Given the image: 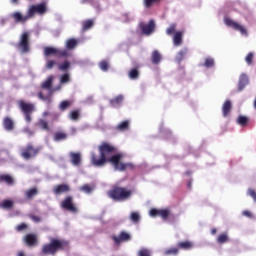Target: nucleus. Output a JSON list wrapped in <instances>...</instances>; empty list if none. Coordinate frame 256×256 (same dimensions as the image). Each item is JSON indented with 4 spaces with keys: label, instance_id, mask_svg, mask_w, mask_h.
<instances>
[{
    "label": "nucleus",
    "instance_id": "39448f33",
    "mask_svg": "<svg viewBox=\"0 0 256 256\" xmlns=\"http://www.w3.org/2000/svg\"><path fill=\"white\" fill-rule=\"evenodd\" d=\"M18 107L20 111L24 114L25 121L31 123V113L35 111V104L27 103L23 100L18 101Z\"/></svg>",
    "mask_w": 256,
    "mask_h": 256
},
{
    "label": "nucleus",
    "instance_id": "de8ad7c7",
    "mask_svg": "<svg viewBox=\"0 0 256 256\" xmlns=\"http://www.w3.org/2000/svg\"><path fill=\"white\" fill-rule=\"evenodd\" d=\"M69 67H70L69 61H65L59 65L60 71H67V69H69Z\"/></svg>",
    "mask_w": 256,
    "mask_h": 256
},
{
    "label": "nucleus",
    "instance_id": "49530a36",
    "mask_svg": "<svg viewBox=\"0 0 256 256\" xmlns=\"http://www.w3.org/2000/svg\"><path fill=\"white\" fill-rule=\"evenodd\" d=\"M129 77L131 79H137V77H139V71H137V69H132L130 72H129Z\"/></svg>",
    "mask_w": 256,
    "mask_h": 256
},
{
    "label": "nucleus",
    "instance_id": "1a4fd4ad",
    "mask_svg": "<svg viewBox=\"0 0 256 256\" xmlns=\"http://www.w3.org/2000/svg\"><path fill=\"white\" fill-rule=\"evenodd\" d=\"M45 57H50V55H54L55 57H67L69 55V51L61 50L55 47H45L44 48Z\"/></svg>",
    "mask_w": 256,
    "mask_h": 256
},
{
    "label": "nucleus",
    "instance_id": "603ef678",
    "mask_svg": "<svg viewBox=\"0 0 256 256\" xmlns=\"http://www.w3.org/2000/svg\"><path fill=\"white\" fill-rule=\"evenodd\" d=\"M167 35H173L175 33V24H171L169 28L166 30Z\"/></svg>",
    "mask_w": 256,
    "mask_h": 256
},
{
    "label": "nucleus",
    "instance_id": "6ab92c4d",
    "mask_svg": "<svg viewBox=\"0 0 256 256\" xmlns=\"http://www.w3.org/2000/svg\"><path fill=\"white\" fill-rule=\"evenodd\" d=\"M248 84H249V78L247 77V75L246 74L240 75L239 83H238L239 91H243V89H245V86H247Z\"/></svg>",
    "mask_w": 256,
    "mask_h": 256
},
{
    "label": "nucleus",
    "instance_id": "052dcab7",
    "mask_svg": "<svg viewBox=\"0 0 256 256\" xmlns=\"http://www.w3.org/2000/svg\"><path fill=\"white\" fill-rule=\"evenodd\" d=\"M242 215H244L245 217H251V212L245 210L242 212Z\"/></svg>",
    "mask_w": 256,
    "mask_h": 256
},
{
    "label": "nucleus",
    "instance_id": "a18cd8bd",
    "mask_svg": "<svg viewBox=\"0 0 256 256\" xmlns=\"http://www.w3.org/2000/svg\"><path fill=\"white\" fill-rule=\"evenodd\" d=\"M69 118H70L72 121H77V119H79V111H72V112L69 114Z\"/></svg>",
    "mask_w": 256,
    "mask_h": 256
},
{
    "label": "nucleus",
    "instance_id": "5fc2aeb1",
    "mask_svg": "<svg viewBox=\"0 0 256 256\" xmlns=\"http://www.w3.org/2000/svg\"><path fill=\"white\" fill-rule=\"evenodd\" d=\"M248 195L256 202V192L253 189H248Z\"/></svg>",
    "mask_w": 256,
    "mask_h": 256
},
{
    "label": "nucleus",
    "instance_id": "c756f323",
    "mask_svg": "<svg viewBox=\"0 0 256 256\" xmlns=\"http://www.w3.org/2000/svg\"><path fill=\"white\" fill-rule=\"evenodd\" d=\"M0 181H4L7 185H13V177L10 175H0Z\"/></svg>",
    "mask_w": 256,
    "mask_h": 256
},
{
    "label": "nucleus",
    "instance_id": "e433bc0d",
    "mask_svg": "<svg viewBox=\"0 0 256 256\" xmlns=\"http://www.w3.org/2000/svg\"><path fill=\"white\" fill-rule=\"evenodd\" d=\"M129 127V121H123L120 124H118L117 129L119 131H125Z\"/></svg>",
    "mask_w": 256,
    "mask_h": 256
},
{
    "label": "nucleus",
    "instance_id": "4be33fe9",
    "mask_svg": "<svg viewBox=\"0 0 256 256\" xmlns=\"http://www.w3.org/2000/svg\"><path fill=\"white\" fill-rule=\"evenodd\" d=\"M183 41V34L181 32H176L173 37V43L175 47H179Z\"/></svg>",
    "mask_w": 256,
    "mask_h": 256
},
{
    "label": "nucleus",
    "instance_id": "f704fd0d",
    "mask_svg": "<svg viewBox=\"0 0 256 256\" xmlns=\"http://www.w3.org/2000/svg\"><path fill=\"white\" fill-rule=\"evenodd\" d=\"M140 219H141V216L139 215L138 212H132V213H131V215H130V220H131L133 223H137Z\"/></svg>",
    "mask_w": 256,
    "mask_h": 256
},
{
    "label": "nucleus",
    "instance_id": "f03ea898",
    "mask_svg": "<svg viewBox=\"0 0 256 256\" xmlns=\"http://www.w3.org/2000/svg\"><path fill=\"white\" fill-rule=\"evenodd\" d=\"M54 80H55V76L50 75L47 77L45 81L42 82L41 89H45L46 91H48V94L46 96L43 95V92L38 93V98L41 101H44V103H46L47 105H51V103H53V99L51 98L53 93H55V91L61 90V85L53 88Z\"/></svg>",
    "mask_w": 256,
    "mask_h": 256
},
{
    "label": "nucleus",
    "instance_id": "338daca9",
    "mask_svg": "<svg viewBox=\"0 0 256 256\" xmlns=\"http://www.w3.org/2000/svg\"><path fill=\"white\" fill-rule=\"evenodd\" d=\"M42 115L43 117H47V115H49V112H44Z\"/></svg>",
    "mask_w": 256,
    "mask_h": 256
},
{
    "label": "nucleus",
    "instance_id": "dca6fc26",
    "mask_svg": "<svg viewBox=\"0 0 256 256\" xmlns=\"http://www.w3.org/2000/svg\"><path fill=\"white\" fill-rule=\"evenodd\" d=\"M69 156L70 163H72L74 167H79L81 165V154L79 152H70Z\"/></svg>",
    "mask_w": 256,
    "mask_h": 256
},
{
    "label": "nucleus",
    "instance_id": "473e14b6",
    "mask_svg": "<svg viewBox=\"0 0 256 256\" xmlns=\"http://www.w3.org/2000/svg\"><path fill=\"white\" fill-rule=\"evenodd\" d=\"M70 81H71V77L69 76V74H64L60 76L61 85H65V83H69Z\"/></svg>",
    "mask_w": 256,
    "mask_h": 256
},
{
    "label": "nucleus",
    "instance_id": "72a5a7b5",
    "mask_svg": "<svg viewBox=\"0 0 256 256\" xmlns=\"http://www.w3.org/2000/svg\"><path fill=\"white\" fill-rule=\"evenodd\" d=\"M38 124L44 131H49V123H47V121L40 119Z\"/></svg>",
    "mask_w": 256,
    "mask_h": 256
},
{
    "label": "nucleus",
    "instance_id": "864d4df0",
    "mask_svg": "<svg viewBox=\"0 0 256 256\" xmlns=\"http://www.w3.org/2000/svg\"><path fill=\"white\" fill-rule=\"evenodd\" d=\"M56 64L57 62H55L54 60H50L46 63V69H53V67H55Z\"/></svg>",
    "mask_w": 256,
    "mask_h": 256
},
{
    "label": "nucleus",
    "instance_id": "9d476101",
    "mask_svg": "<svg viewBox=\"0 0 256 256\" xmlns=\"http://www.w3.org/2000/svg\"><path fill=\"white\" fill-rule=\"evenodd\" d=\"M61 208L70 211V213H77V207L73 205V197L68 196L61 202Z\"/></svg>",
    "mask_w": 256,
    "mask_h": 256
},
{
    "label": "nucleus",
    "instance_id": "09e8293b",
    "mask_svg": "<svg viewBox=\"0 0 256 256\" xmlns=\"http://www.w3.org/2000/svg\"><path fill=\"white\" fill-rule=\"evenodd\" d=\"M245 61L248 65H251V63H253V52H250L246 58H245Z\"/></svg>",
    "mask_w": 256,
    "mask_h": 256
},
{
    "label": "nucleus",
    "instance_id": "423d86ee",
    "mask_svg": "<svg viewBox=\"0 0 256 256\" xmlns=\"http://www.w3.org/2000/svg\"><path fill=\"white\" fill-rule=\"evenodd\" d=\"M224 23L225 25H227V27L234 29V31H239V33H241V35H243L244 37H247L249 35L245 26L231 20V18H224Z\"/></svg>",
    "mask_w": 256,
    "mask_h": 256
},
{
    "label": "nucleus",
    "instance_id": "4d7b16f0",
    "mask_svg": "<svg viewBox=\"0 0 256 256\" xmlns=\"http://www.w3.org/2000/svg\"><path fill=\"white\" fill-rule=\"evenodd\" d=\"M81 3H90V5H96L97 2L95 0H81Z\"/></svg>",
    "mask_w": 256,
    "mask_h": 256
},
{
    "label": "nucleus",
    "instance_id": "e2e57ef3",
    "mask_svg": "<svg viewBox=\"0 0 256 256\" xmlns=\"http://www.w3.org/2000/svg\"><path fill=\"white\" fill-rule=\"evenodd\" d=\"M17 256H25V252L19 251V252L17 253Z\"/></svg>",
    "mask_w": 256,
    "mask_h": 256
},
{
    "label": "nucleus",
    "instance_id": "bb28decb",
    "mask_svg": "<svg viewBox=\"0 0 256 256\" xmlns=\"http://www.w3.org/2000/svg\"><path fill=\"white\" fill-rule=\"evenodd\" d=\"M187 55V48H183L180 50L176 56V61L178 63H181L183 61V58Z\"/></svg>",
    "mask_w": 256,
    "mask_h": 256
},
{
    "label": "nucleus",
    "instance_id": "6e6d98bb",
    "mask_svg": "<svg viewBox=\"0 0 256 256\" xmlns=\"http://www.w3.org/2000/svg\"><path fill=\"white\" fill-rule=\"evenodd\" d=\"M17 231H23V229H27V224L22 223L16 227Z\"/></svg>",
    "mask_w": 256,
    "mask_h": 256
},
{
    "label": "nucleus",
    "instance_id": "774afa93",
    "mask_svg": "<svg viewBox=\"0 0 256 256\" xmlns=\"http://www.w3.org/2000/svg\"><path fill=\"white\" fill-rule=\"evenodd\" d=\"M254 109H256V99H255V101H254Z\"/></svg>",
    "mask_w": 256,
    "mask_h": 256
},
{
    "label": "nucleus",
    "instance_id": "a211bd4d",
    "mask_svg": "<svg viewBox=\"0 0 256 256\" xmlns=\"http://www.w3.org/2000/svg\"><path fill=\"white\" fill-rule=\"evenodd\" d=\"M24 241L28 247H33L37 243V235L28 234L24 237Z\"/></svg>",
    "mask_w": 256,
    "mask_h": 256
},
{
    "label": "nucleus",
    "instance_id": "37998d69",
    "mask_svg": "<svg viewBox=\"0 0 256 256\" xmlns=\"http://www.w3.org/2000/svg\"><path fill=\"white\" fill-rule=\"evenodd\" d=\"M180 249H191V242H180L178 243Z\"/></svg>",
    "mask_w": 256,
    "mask_h": 256
},
{
    "label": "nucleus",
    "instance_id": "c85d7f7f",
    "mask_svg": "<svg viewBox=\"0 0 256 256\" xmlns=\"http://www.w3.org/2000/svg\"><path fill=\"white\" fill-rule=\"evenodd\" d=\"M67 139V134L63 132H57L54 135V141L59 142V141H65Z\"/></svg>",
    "mask_w": 256,
    "mask_h": 256
},
{
    "label": "nucleus",
    "instance_id": "aec40b11",
    "mask_svg": "<svg viewBox=\"0 0 256 256\" xmlns=\"http://www.w3.org/2000/svg\"><path fill=\"white\" fill-rule=\"evenodd\" d=\"M15 123L13 122V120L9 117L4 118L3 120V127L5 129V131H13V127H14Z\"/></svg>",
    "mask_w": 256,
    "mask_h": 256
},
{
    "label": "nucleus",
    "instance_id": "cd10ccee",
    "mask_svg": "<svg viewBox=\"0 0 256 256\" xmlns=\"http://www.w3.org/2000/svg\"><path fill=\"white\" fill-rule=\"evenodd\" d=\"M215 65V59L208 57L205 59L203 67H206V69H211Z\"/></svg>",
    "mask_w": 256,
    "mask_h": 256
},
{
    "label": "nucleus",
    "instance_id": "4c0bfd02",
    "mask_svg": "<svg viewBox=\"0 0 256 256\" xmlns=\"http://www.w3.org/2000/svg\"><path fill=\"white\" fill-rule=\"evenodd\" d=\"M91 27H93V21L92 20H87L83 23V31H87L89 29H91Z\"/></svg>",
    "mask_w": 256,
    "mask_h": 256
},
{
    "label": "nucleus",
    "instance_id": "c03bdc74",
    "mask_svg": "<svg viewBox=\"0 0 256 256\" xmlns=\"http://www.w3.org/2000/svg\"><path fill=\"white\" fill-rule=\"evenodd\" d=\"M80 191H83V193H91L93 188H91L89 184H85L84 186L80 187Z\"/></svg>",
    "mask_w": 256,
    "mask_h": 256
},
{
    "label": "nucleus",
    "instance_id": "f257e3e1",
    "mask_svg": "<svg viewBox=\"0 0 256 256\" xmlns=\"http://www.w3.org/2000/svg\"><path fill=\"white\" fill-rule=\"evenodd\" d=\"M99 152H100V159H97L95 157V153H91V161L92 164H94L95 167H103L105 163H112L115 171H125V169H133L132 163H119L121 159H123V154H116L112 155V153H115V147L108 143H103L101 146H99Z\"/></svg>",
    "mask_w": 256,
    "mask_h": 256
},
{
    "label": "nucleus",
    "instance_id": "f3484780",
    "mask_svg": "<svg viewBox=\"0 0 256 256\" xmlns=\"http://www.w3.org/2000/svg\"><path fill=\"white\" fill-rule=\"evenodd\" d=\"M69 190H70L69 185L60 184L53 188V193L55 195H61V193H68Z\"/></svg>",
    "mask_w": 256,
    "mask_h": 256
},
{
    "label": "nucleus",
    "instance_id": "7c9ffc66",
    "mask_svg": "<svg viewBox=\"0 0 256 256\" xmlns=\"http://www.w3.org/2000/svg\"><path fill=\"white\" fill-rule=\"evenodd\" d=\"M0 207L2 209H11L13 207V201L11 200H4L1 204Z\"/></svg>",
    "mask_w": 256,
    "mask_h": 256
},
{
    "label": "nucleus",
    "instance_id": "13d9d810",
    "mask_svg": "<svg viewBox=\"0 0 256 256\" xmlns=\"http://www.w3.org/2000/svg\"><path fill=\"white\" fill-rule=\"evenodd\" d=\"M32 221H34V223H39V221H41V218H39L38 216H31Z\"/></svg>",
    "mask_w": 256,
    "mask_h": 256
},
{
    "label": "nucleus",
    "instance_id": "c9c22d12",
    "mask_svg": "<svg viewBox=\"0 0 256 256\" xmlns=\"http://www.w3.org/2000/svg\"><path fill=\"white\" fill-rule=\"evenodd\" d=\"M70 105L71 103L69 101L64 100L59 104V109L60 111H65L68 107H70Z\"/></svg>",
    "mask_w": 256,
    "mask_h": 256
},
{
    "label": "nucleus",
    "instance_id": "393cba45",
    "mask_svg": "<svg viewBox=\"0 0 256 256\" xmlns=\"http://www.w3.org/2000/svg\"><path fill=\"white\" fill-rule=\"evenodd\" d=\"M65 47L66 49H70V50L75 49V47H77V40L75 38H70L66 40Z\"/></svg>",
    "mask_w": 256,
    "mask_h": 256
},
{
    "label": "nucleus",
    "instance_id": "4468645a",
    "mask_svg": "<svg viewBox=\"0 0 256 256\" xmlns=\"http://www.w3.org/2000/svg\"><path fill=\"white\" fill-rule=\"evenodd\" d=\"M112 239L116 245H119V243L131 241V235L127 232H121L118 236H113Z\"/></svg>",
    "mask_w": 256,
    "mask_h": 256
},
{
    "label": "nucleus",
    "instance_id": "b1692460",
    "mask_svg": "<svg viewBox=\"0 0 256 256\" xmlns=\"http://www.w3.org/2000/svg\"><path fill=\"white\" fill-rule=\"evenodd\" d=\"M121 103H123V95H118L115 99L110 100V105L114 108L120 107Z\"/></svg>",
    "mask_w": 256,
    "mask_h": 256
},
{
    "label": "nucleus",
    "instance_id": "9b49d317",
    "mask_svg": "<svg viewBox=\"0 0 256 256\" xmlns=\"http://www.w3.org/2000/svg\"><path fill=\"white\" fill-rule=\"evenodd\" d=\"M37 155V151L33 148V145L29 144L26 148H22L21 157L23 159H31V157H35Z\"/></svg>",
    "mask_w": 256,
    "mask_h": 256
},
{
    "label": "nucleus",
    "instance_id": "6e6552de",
    "mask_svg": "<svg viewBox=\"0 0 256 256\" xmlns=\"http://www.w3.org/2000/svg\"><path fill=\"white\" fill-rule=\"evenodd\" d=\"M27 12L30 19H32V17H35V14L45 15V13H47V6L44 3L32 5L29 7Z\"/></svg>",
    "mask_w": 256,
    "mask_h": 256
},
{
    "label": "nucleus",
    "instance_id": "2f4dec72",
    "mask_svg": "<svg viewBox=\"0 0 256 256\" xmlns=\"http://www.w3.org/2000/svg\"><path fill=\"white\" fill-rule=\"evenodd\" d=\"M229 241V236L227 234H220L217 238V243L223 244Z\"/></svg>",
    "mask_w": 256,
    "mask_h": 256
},
{
    "label": "nucleus",
    "instance_id": "3c124183",
    "mask_svg": "<svg viewBox=\"0 0 256 256\" xmlns=\"http://www.w3.org/2000/svg\"><path fill=\"white\" fill-rule=\"evenodd\" d=\"M124 23H129V21H133V15L131 14H124L123 15Z\"/></svg>",
    "mask_w": 256,
    "mask_h": 256
},
{
    "label": "nucleus",
    "instance_id": "bf43d9fd",
    "mask_svg": "<svg viewBox=\"0 0 256 256\" xmlns=\"http://www.w3.org/2000/svg\"><path fill=\"white\" fill-rule=\"evenodd\" d=\"M24 133H27V135H33V131H31V129H29V128H25L24 129Z\"/></svg>",
    "mask_w": 256,
    "mask_h": 256
},
{
    "label": "nucleus",
    "instance_id": "0e129e2a",
    "mask_svg": "<svg viewBox=\"0 0 256 256\" xmlns=\"http://www.w3.org/2000/svg\"><path fill=\"white\" fill-rule=\"evenodd\" d=\"M71 133H72V135H75V133H77V129L76 128H71Z\"/></svg>",
    "mask_w": 256,
    "mask_h": 256
},
{
    "label": "nucleus",
    "instance_id": "a19ab883",
    "mask_svg": "<svg viewBox=\"0 0 256 256\" xmlns=\"http://www.w3.org/2000/svg\"><path fill=\"white\" fill-rule=\"evenodd\" d=\"M99 68L101 71H109V63H107V61H101L99 63Z\"/></svg>",
    "mask_w": 256,
    "mask_h": 256
},
{
    "label": "nucleus",
    "instance_id": "69168bd1",
    "mask_svg": "<svg viewBox=\"0 0 256 256\" xmlns=\"http://www.w3.org/2000/svg\"><path fill=\"white\" fill-rule=\"evenodd\" d=\"M215 233H217V229H212V230H211V234H212V235H215Z\"/></svg>",
    "mask_w": 256,
    "mask_h": 256
},
{
    "label": "nucleus",
    "instance_id": "0eeeda50",
    "mask_svg": "<svg viewBox=\"0 0 256 256\" xmlns=\"http://www.w3.org/2000/svg\"><path fill=\"white\" fill-rule=\"evenodd\" d=\"M16 47L19 49L20 53H29V33L24 32L20 36L19 43L16 45Z\"/></svg>",
    "mask_w": 256,
    "mask_h": 256
},
{
    "label": "nucleus",
    "instance_id": "20e7f679",
    "mask_svg": "<svg viewBox=\"0 0 256 256\" xmlns=\"http://www.w3.org/2000/svg\"><path fill=\"white\" fill-rule=\"evenodd\" d=\"M133 192L126 188L116 187L109 192V197L114 201H127Z\"/></svg>",
    "mask_w": 256,
    "mask_h": 256
},
{
    "label": "nucleus",
    "instance_id": "8fccbe9b",
    "mask_svg": "<svg viewBox=\"0 0 256 256\" xmlns=\"http://www.w3.org/2000/svg\"><path fill=\"white\" fill-rule=\"evenodd\" d=\"M157 1H159V0H144V6L146 8H149V7H151V5H153V3H157Z\"/></svg>",
    "mask_w": 256,
    "mask_h": 256
},
{
    "label": "nucleus",
    "instance_id": "ea45409f",
    "mask_svg": "<svg viewBox=\"0 0 256 256\" xmlns=\"http://www.w3.org/2000/svg\"><path fill=\"white\" fill-rule=\"evenodd\" d=\"M247 121H248V119L245 116H239L237 119L238 125H241L242 127L247 125Z\"/></svg>",
    "mask_w": 256,
    "mask_h": 256
},
{
    "label": "nucleus",
    "instance_id": "79ce46f5",
    "mask_svg": "<svg viewBox=\"0 0 256 256\" xmlns=\"http://www.w3.org/2000/svg\"><path fill=\"white\" fill-rule=\"evenodd\" d=\"M138 256H151L149 249L142 248L138 251Z\"/></svg>",
    "mask_w": 256,
    "mask_h": 256
},
{
    "label": "nucleus",
    "instance_id": "58836bf2",
    "mask_svg": "<svg viewBox=\"0 0 256 256\" xmlns=\"http://www.w3.org/2000/svg\"><path fill=\"white\" fill-rule=\"evenodd\" d=\"M179 248H169L164 252V255H177Z\"/></svg>",
    "mask_w": 256,
    "mask_h": 256
},
{
    "label": "nucleus",
    "instance_id": "7ed1b4c3",
    "mask_svg": "<svg viewBox=\"0 0 256 256\" xmlns=\"http://www.w3.org/2000/svg\"><path fill=\"white\" fill-rule=\"evenodd\" d=\"M63 247H67V242L51 239L49 244H46L42 247V253L45 255H55L59 249H63Z\"/></svg>",
    "mask_w": 256,
    "mask_h": 256
},
{
    "label": "nucleus",
    "instance_id": "f8f14e48",
    "mask_svg": "<svg viewBox=\"0 0 256 256\" xmlns=\"http://www.w3.org/2000/svg\"><path fill=\"white\" fill-rule=\"evenodd\" d=\"M140 29L143 35H151L155 31V21L150 20L147 24H140Z\"/></svg>",
    "mask_w": 256,
    "mask_h": 256
},
{
    "label": "nucleus",
    "instance_id": "412c9836",
    "mask_svg": "<svg viewBox=\"0 0 256 256\" xmlns=\"http://www.w3.org/2000/svg\"><path fill=\"white\" fill-rule=\"evenodd\" d=\"M151 61L153 65H159L161 63V53L157 50H154L151 54Z\"/></svg>",
    "mask_w": 256,
    "mask_h": 256
},
{
    "label": "nucleus",
    "instance_id": "680f3d73",
    "mask_svg": "<svg viewBox=\"0 0 256 256\" xmlns=\"http://www.w3.org/2000/svg\"><path fill=\"white\" fill-rule=\"evenodd\" d=\"M5 21H7V19H5V18H1V19H0V23H1V25H5Z\"/></svg>",
    "mask_w": 256,
    "mask_h": 256
},
{
    "label": "nucleus",
    "instance_id": "ddd939ff",
    "mask_svg": "<svg viewBox=\"0 0 256 256\" xmlns=\"http://www.w3.org/2000/svg\"><path fill=\"white\" fill-rule=\"evenodd\" d=\"M150 217H161L162 219H167L169 217V210L167 209H162V210H157L155 208H152L149 211Z\"/></svg>",
    "mask_w": 256,
    "mask_h": 256
},
{
    "label": "nucleus",
    "instance_id": "2eb2a0df",
    "mask_svg": "<svg viewBox=\"0 0 256 256\" xmlns=\"http://www.w3.org/2000/svg\"><path fill=\"white\" fill-rule=\"evenodd\" d=\"M11 17H13L16 23H26V21H29V19H31V17L29 16V12H27L25 16H23L20 12H14Z\"/></svg>",
    "mask_w": 256,
    "mask_h": 256
},
{
    "label": "nucleus",
    "instance_id": "5701e85b",
    "mask_svg": "<svg viewBox=\"0 0 256 256\" xmlns=\"http://www.w3.org/2000/svg\"><path fill=\"white\" fill-rule=\"evenodd\" d=\"M231 111V101L227 100L223 106H222V114L223 117H227L229 115V112Z\"/></svg>",
    "mask_w": 256,
    "mask_h": 256
},
{
    "label": "nucleus",
    "instance_id": "a878e982",
    "mask_svg": "<svg viewBox=\"0 0 256 256\" xmlns=\"http://www.w3.org/2000/svg\"><path fill=\"white\" fill-rule=\"evenodd\" d=\"M37 193H39L37 188H31V189L27 190L25 192L26 199H33V197H35V195H37Z\"/></svg>",
    "mask_w": 256,
    "mask_h": 256
}]
</instances>
